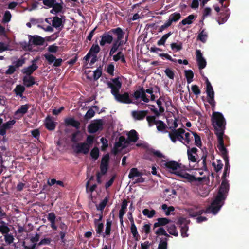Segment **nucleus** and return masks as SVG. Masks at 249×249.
Returning <instances> with one entry per match:
<instances>
[{
    "instance_id": "46",
    "label": "nucleus",
    "mask_w": 249,
    "mask_h": 249,
    "mask_svg": "<svg viewBox=\"0 0 249 249\" xmlns=\"http://www.w3.org/2000/svg\"><path fill=\"white\" fill-rule=\"evenodd\" d=\"M170 45L172 50L174 51H179L182 49V43L181 42L178 43H172Z\"/></svg>"
},
{
    "instance_id": "35",
    "label": "nucleus",
    "mask_w": 249,
    "mask_h": 249,
    "mask_svg": "<svg viewBox=\"0 0 249 249\" xmlns=\"http://www.w3.org/2000/svg\"><path fill=\"white\" fill-rule=\"evenodd\" d=\"M25 90V88L23 86L21 85H17L15 89H14V91L17 95H19L20 97H22L23 95V93Z\"/></svg>"
},
{
    "instance_id": "56",
    "label": "nucleus",
    "mask_w": 249,
    "mask_h": 249,
    "mask_svg": "<svg viewBox=\"0 0 249 249\" xmlns=\"http://www.w3.org/2000/svg\"><path fill=\"white\" fill-rule=\"evenodd\" d=\"M191 132H186L184 133L185 138H184L183 142H184V144L187 145V144H189L191 141V139L193 138V137H191Z\"/></svg>"
},
{
    "instance_id": "59",
    "label": "nucleus",
    "mask_w": 249,
    "mask_h": 249,
    "mask_svg": "<svg viewBox=\"0 0 249 249\" xmlns=\"http://www.w3.org/2000/svg\"><path fill=\"white\" fill-rule=\"evenodd\" d=\"M180 231L181 235L183 237H185L188 236V234L187 232L188 230V227L186 224H184L183 226H180Z\"/></svg>"
},
{
    "instance_id": "52",
    "label": "nucleus",
    "mask_w": 249,
    "mask_h": 249,
    "mask_svg": "<svg viewBox=\"0 0 249 249\" xmlns=\"http://www.w3.org/2000/svg\"><path fill=\"white\" fill-rule=\"evenodd\" d=\"M217 164H216L215 162H213L212 165L213 167L215 172H218L222 169L223 165L220 160H217Z\"/></svg>"
},
{
    "instance_id": "63",
    "label": "nucleus",
    "mask_w": 249,
    "mask_h": 249,
    "mask_svg": "<svg viewBox=\"0 0 249 249\" xmlns=\"http://www.w3.org/2000/svg\"><path fill=\"white\" fill-rule=\"evenodd\" d=\"M100 141L102 144L101 150L102 151H105L108 147V141L107 140V139L104 137L101 138Z\"/></svg>"
},
{
    "instance_id": "53",
    "label": "nucleus",
    "mask_w": 249,
    "mask_h": 249,
    "mask_svg": "<svg viewBox=\"0 0 249 249\" xmlns=\"http://www.w3.org/2000/svg\"><path fill=\"white\" fill-rule=\"evenodd\" d=\"M167 240L168 239L167 238H165L164 240H160L159 244L157 249H167Z\"/></svg>"
},
{
    "instance_id": "30",
    "label": "nucleus",
    "mask_w": 249,
    "mask_h": 249,
    "mask_svg": "<svg viewBox=\"0 0 249 249\" xmlns=\"http://www.w3.org/2000/svg\"><path fill=\"white\" fill-rule=\"evenodd\" d=\"M203 151V155L201 157V160H202V166L201 167V169L203 170L204 171L207 170V163H206V159L208 155V151L206 148H204V149H202Z\"/></svg>"
},
{
    "instance_id": "23",
    "label": "nucleus",
    "mask_w": 249,
    "mask_h": 249,
    "mask_svg": "<svg viewBox=\"0 0 249 249\" xmlns=\"http://www.w3.org/2000/svg\"><path fill=\"white\" fill-rule=\"evenodd\" d=\"M35 78L33 76H28L26 75L23 78V84L26 87H32L33 85L36 84V83L35 82Z\"/></svg>"
},
{
    "instance_id": "61",
    "label": "nucleus",
    "mask_w": 249,
    "mask_h": 249,
    "mask_svg": "<svg viewBox=\"0 0 249 249\" xmlns=\"http://www.w3.org/2000/svg\"><path fill=\"white\" fill-rule=\"evenodd\" d=\"M191 89L193 93L197 96L201 93L199 87L196 85H192L191 87Z\"/></svg>"
},
{
    "instance_id": "44",
    "label": "nucleus",
    "mask_w": 249,
    "mask_h": 249,
    "mask_svg": "<svg viewBox=\"0 0 249 249\" xmlns=\"http://www.w3.org/2000/svg\"><path fill=\"white\" fill-rule=\"evenodd\" d=\"M142 213L144 216H147L149 218H152L156 213V211L152 209L149 210L148 209H144L142 211Z\"/></svg>"
},
{
    "instance_id": "28",
    "label": "nucleus",
    "mask_w": 249,
    "mask_h": 249,
    "mask_svg": "<svg viewBox=\"0 0 249 249\" xmlns=\"http://www.w3.org/2000/svg\"><path fill=\"white\" fill-rule=\"evenodd\" d=\"M47 219L51 223V227L54 230H57V226L55 225L56 216L54 213H50L47 216Z\"/></svg>"
},
{
    "instance_id": "21",
    "label": "nucleus",
    "mask_w": 249,
    "mask_h": 249,
    "mask_svg": "<svg viewBox=\"0 0 249 249\" xmlns=\"http://www.w3.org/2000/svg\"><path fill=\"white\" fill-rule=\"evenodd\" d=\"M66 126H71L78 129L80 127V122L75 120L73 118H67L64 120Z\"/></svg>"
},
{
    "instance_id": "7",
    "label": "nucleus",
    "mask_w": 249,
    "mask_h": 249,
    "mask_svg": "<svg viewBox=\"0 0 249 249\" xmlns=\"http://www.w3.org/2000/svg\"><path fill=\"white\" fill-rule=\"evenodd\" d=\"M185 132V131L184 128H179L177 129H174L169 132V137L171 141L174 143H175L178 140L182 143H184V142H183L184 137L183 134H184Z\"/></svg>"
},
{
    "instance_id": "45",
    "label": "nucleus",
    "mask_w": 249,
    "mask_h": 249,
    "mask_svg": "<svg viewBox=\"0 0 249 249\" xmlns=\"http://www.w3.org/2000/svg\"><path fill=\"white\" fill-rule=\"evenodd\" d=\"M167 227V231L170 234L175 236H178V232L176 230V227L175 224H171Z\"/></svg>"
},
{
    "instance_id": "6",
    "label": "nucleus",
    "mask_w": 249,
    "mask_h": 249,
    "mask_svg": "<svg viewBox=\"0 0 249 249\" xmlns=\"http://www.w3.org/2000/svg\"><path fill=\"white\" fill-rule=\"evenodd\" d=\"M125 35V32L123 31L113 41V43L111 46L109 51V55L112 56L119 49L120 47L122 46L123 45L125 44L124 40L122 39L124 38Z\"/></svg>"
},
{
    "instance_id": "32",
    "label": "nucleus",
    "mask_w": 249,
    "mask_h": 249,
    "mask_svg": "<svg viewBox=\"0 0 249 249\" xmlns=\"http://www.w3.org/2000/svg\"><path fill=\"white\" fill-rule=\"evenodd\" d=\"M191 134L194 137L195 144L198 147H201L202 146V142L200 136L195 132L191 131Z\"/></svg>"
},
{
    "instance_id": "51",
    "label": "nucleus",
    "mask_w": 249,
    "mask_h": 249,
    "mask_svg": "<svg viewBox=\"0 0 249 249\" xmlns=\"http://www.w3.org/2000/svg\"><path fill=\"white\" fill-rule=\"evenodd\" d=\"M90 155L91 157L96 160L99 156V150L97 147H94L91 151Z\"/></svg>"
},
{
    "instance_id": "9",
    "label": "nucleus",
    "mask_w": 249,
    "mask_h": 249,
    "mask_svg": "<svg viewBox=\"0 0 249 249\" xmlns=\"http://www.w3.org/2000/svg\"><path fill=\"white\" fill-rule=\"evenodd\" d=\"M111 81L112 83L108 82L107 84L111 89V93L115 98L120 93L119 90L122 86V83L119 81L118 77L112 79Z\"/></svg>"
},
{
    "instance_id": "29",
    "label": "nucleus",
    "mask_w": 249,
    "mask_h": 249,
    "mask_svg": "<svg viewBox=\"0 0 249 249\" xmlns=\"http://www.w3.org/2000/svg\"><path fill=\"white\" fill-rule=\"evenodd\" d=\"M142 175V173L140 172L137 168H132L130 169L128 178L130 179H133L135 177H139Z\"/></svg>"
},
{
    "instance_id": "14",
    "label": "nucleus",
    "mask_w": 249,
    "mask_h": 249,
    "mask_svg": "<svg viewBox=\"0 0 249 249\" xmlns=\"http://www.w3.org/2000/svg\"><path fill=\"white\" fill-rule=\"evenodd\" d=\"M225 161V168H224V171L222 177V181L221 182V184L222 183L223 181H224L227 185V191L225 193L224 195L226 196V197H227V194L228 193L229 190V185L228 182V181L225 179V178L227 177V176H228L230 172V164H229V160H226Z\"/></svg>"
},
{
    "instance_id": "40",
    "label": "nucleus",
    "mask_w": 249,
    "mask_h": 249,
    "mask_svg": "<svg viewBox=\"0 0 249 249\" xmlns=\"http://www.w3.org/2000/svg\"><path fill=\"white\" fill-rule=\"evenodd\" d=\"M172 34L171 32H169L167 34L164 35L157 42L158 46L164 45L167 39Z\"/></svg>"
},
{
    "instance_id": "58",
    "label": "nucleus",
    "mask_w": 249,
    "mask_h": 249,
    "mask_svg": "<svg viewBox=\"0 0 249 249\" xmlns=\"http://www.w3.org/2000/svg\"><path fill=\"white\" fill-rule=\"evenodd\" d=\"M196 61L199 70H202L205 68L206 66L207 62L204 58L197 60Z\"/></svg>"
},
{
    "instance_id": "37",
    "label": "nucleus",
    "mask_w": 249,
    "mask_h": 249,
    "mask_svg": "<svg viewBox=\"0 0 249 249\" xmlns=\"http://www.w3.org/2000/svg\"><path fill=\"white\" fill-rule=\"evenodd\" d=\"M108 200V197L106 196L98 205L96 206L97 209L101 211V213H103V211L105 209L107 205V204Z\"/></svg>"
},
{
    "instance_id": "47",
    "label": "nucleus",
    "mask_w": 249,
    "mask_h": 249,
    "mask_svg": "<svg viewBox=\"0 0 249 249\" xmlns=\"http://www.w3.org/2000/svg\"><path fill=\"white\" fill-rule=\"evenodd\" d=\"M25 63V59L22 57L18 59L17 61L13 62V64L16 69L18 68L23 65Z\"/></svg>"
},
{
    "instance_id": "48",
    "label": "nucleus",
    "mask_w": 249,
    "mask_h": 249,
    "mask_svg": "<svg viewBox=\"0 0 249 249\" xmlns=\"http://www.w3.org/2000/svg\"><path fill=\"white\" fill-rule=\"evenodd\" d=\"M207 37V33L205 32V30L203 29L199 34L197 36V39L200 40L203 43H205L206 41Z\"/></svg>"
},
{
    "instance_id": "42",
    "label": "nucleus",
    "mask_w": 249,
    "mask_h": 249,
    "mask_svg": "<svg viewBox=\"0 0 249 249\" xmlns=\"http://www.w3.org/2000/svg\"><path fill=\"white\" fill-rule=\"evenodd\" d=\"M100 51V48L98 44H93L90 48L89 53L91 55H97V54Z\"/></svg>"
},
{
    "instance_id": "26",
    "label": "nucleus",
    "mask_w": 249,
    "mask_h": 249,
    "mask_svg": "<svg viewBox=\"0 0 249 249\" xmlns=\"http://www.w3.org/2000/svg\"><path fill=\"white\" fill-rule=\"evenodd\" d=\"M127 141L129 142H136L139 139V135L135 130H130L127 134Z\"/></svg>"
},
{
    "instance_id": "36",
    "label": "nucleus",
    "mask_w": 249,
    "mask_h": 249,
    "mask_svg": "<svg viewBox=\"0 0 249 249\" xmlns=\"http://www.w3.org/2000/svg\"><path fill=\"white\" fill-rule=\"evenodd\" d=\"M195 18V16L193 15H190L187 17L185 19H183L179 24H181L183 25L186 24H191L192 23V20Z\"/></svg>"
},
{
    "instance_id": "33",
    "label": "nucleus",
    "mask_w": 249,
    "mask_h": 249,
    "mask_svg": "<svg viewBox=\"0 0 249 249\" xmlns=\"http://www.w3.org/2000/svg\"><path fill=\"white\" fill-rule=\"evenodd\" d=\"M206 93L207 94V96H214V92L213 89V88L212 86L211 85V83L209 82L208 79H207L206 81Z\"/></svg>"
},
{
    "instance_id": "57",
    "label": "nucleus",
    "mask_w": 249,
    "mask_h": 249,
    "mask_svg": "<svg viewBox=\"0 0 249 249\" xmlns=\"http://www.w3.org/2000/svg\"><path fill=\"white\" fill-rule=\"evenodd\" d=\"M128 205V201L126 199H124L121 204V208L119 211V213H125Z\"/></svg>"
},
{
    "instance_id": "4",
    "label": "nucleus",
    "mask_w": 249,
    "mask_h": 249,
    "mask_svg": "<svg viewBox=\"0 0 249 249\" xmlns=\"http://www.w3.org/2000/svg\"><path fill=\"white\" fill-rule=\"evenodd\" d=\"M43 4L48 8H52L50 13L56 15L63 13V2L62 0H43Z\"/></svg>"
},
{
    "instance_id": "12",
    "label": "nucleus",
    "mask_w": 249,
    "mask_h": 249,
    "mask_svg": "<svg viewBox=\"0 0 249 249\" xmlns=\"http://www.w3.org/2000/svg\"><path fill=\"white\" fill-rule=\"evenodd\" d=\"M90 149V146L86 142L77 143L74 149V151L77 153H83L87 154Z\"/></svg>"
},
{
    "instance_id": "22",
    "label": "nucleus",
    "mask_w": 249,
    "mask_h": 249,
    "mask_svg": "<svg viewBox=\"0 0 249 249\" xmlns=\"http://www.w3.org/2000/svg\"><path fill=\"white\" fill-rule=\"evenodd\" d=\"M182 178L186 179L189 182L192 183L196 181H201L202 178H196L194 175H191L188 173H185L182 175H179Z\"/></svg>"
},
{
    "instance_id": "20",
    "label": "nucleus",
    "mask_w": 249,
    "mask_h": 249,
    "mask_svg": "<svg viewBox=\"0 0 249 249\" xmlns=\"http://www.w3.org/2000/svg\"><path fill=\"white\" fill-rule=\"evenodd\" d=\"M148 113V110L133 111L132 116L135 120H142L145 118Z\"/></svg>"
},
{
    "instance_id": "54",
    "label": "nucleus",
    "mask_w": 249,
    "mask_h": 249,
    "mask_svg": "<svg viewBox=\"0 0 249 249\" xmlns=\"http://www.w3.org/2000/svg\"><path fill=\"white\" fill-rule=\"evenodd\" d=\"M102 68L100 66L94 71L93 74V79L94 80H97L102 75Z\"/></svg>"
},
{
    "instance_id": "41",
    "label": "nucleus",
    "mask_w": 249,
    "mask_h": 249,
    "mask_svg": "<svg viewBox=\"0 0 249 249\" xmlns=\"http://www.w3.org/2000/svg\"><path fill=\"white\" fill-rule=\"evenodd\" d=\"M172 34L171 32H169L167 34L164 35L157 42L158 46L164 45L167 39Z\"/></svg>"
},
{
    "instance_id": "19",
    "label": "nucleus",
    "mask_w": 249,
    "mask_h": 249,
    "mask_svg": "<svg viewBox=\"0 0 249 249\" xmlns=\"http://www.w3.org/2000/svg\"><path fill=\"white\" fill-rule=\"evenodd\" d=\"M29 42H32L35 45H42L45 41L44 39L37 35L29 36Z\"/></svg>"
},
{
    "instance_id": "31",
    "label": "nucleus",
    "mask_w": 249,
    "mask_h": 249,
    "mask_svg": "<svg viewBox=\"0 0 249 249\" xmlns=\"http://www.w3.org/2000/svg\"><path fill=\"white\" fill-rule=\"evenodd\" d=\"M81 139V132L79 130H77L71 134V141L72 142L76 143Z\"/></svg>"
},
{
    "instance_id": "34",
    "label": "nucleus",
    "mask_w": 249,
    "mask_h": 249,
    "mask_svg": "<svg viewBox=\"0 0 249 249\" xmlns=\"http://www.w3.org/2000/svg\"><path fill=\"white\" fill-rule=\"evenodd\" d=\"M131 232L133 235L134 238L136 241H139L140 239V235L139 234L137 227L135 224L131 225Z\"/></svg>"
},
{
    "instance_id": "5",
    "label": "nucleus",
    "mask_w": 249,
    "mask_h": 249,
    "mask_svg": "<svg viewBox=\"0 0 249 249\" xmlns=\"http://www.w3.org/2000/svg\"><path fill=\"white\" fill-rule=\"evenodd\" d=\"M146 120L148 122V126L151 127L153 125H157V129L159 131L166 132L165 131L167 127L166 124L161 120H156V116H147Z\"/></svg>"
},
{
    "instance_id": "49",
    "label": "nucleus",
    "mask_w": 249,
    "mask_h": 249,
    "mask_svg": "<svg viewBox=\"0 0 249 249\" xmlns=\"http://www.w3.org/2000/svg\"><path fill=\"white\" fill-rule=\"evenodd\" d=\"M109 161V155L108 154H106L102 157L100 165L108 167Z\"/></svg>"
},
{
    "instance_id": "64",
    "label": "nucleus",
    "mask_w": 249,
    "mask_h": 249,
    "mask_svg": "<svg viewBox=\"0 0 249 249\" xmlns=\"http://www.w3.org/2000/svg\"><path fill=\"white\" fill-rule=\"evenodd\" d=\"M16 121L14 120H10L7 122L4 123L2 126H3L6 129H10L11 127L15 124Z\"/></svg>"
},
{
    "instance_id": "11",
    "label": "nucleus",
    "mask_w": 249,
    "mask_h": 249,
    "mask_svg": "<svg viewBox=\"0 0 249 249\" xmlns=\"http://www.w3.org/2000/svg\"><path fill=\"white\" fill-rule=\"evenodd\" d=\"M115 99L117 102L121 103L129 104L133 103L129 94L127 92H125L124 93H119L115 97Z\"/></svg>"
},
{
    "instance_id": "25",
    "label": "nucleus",
    "mask_w": 249,
    "mask_h": 249,
    "mask_svg": "<svg viewBox=\"0 0 249 249\" xmlns=\"http://www.w3.org/2000/svg\"><path fill=\"white\" fill-rule=\"evenodd\" d=\"M52 20V26L55 28H59L60 30L63 27L62 19L57 16L53 17Z\"/></svg>"
},
{
    "instance_id": "10",
    "label": "nucleus",
    "mask_w": 249,
    "mask_h": 249,
    "mask_svg": "<svg viewBox=\"0 0 249 249\" xmlns=\"http://www.w3.org/2000/svg\"><path fill=\"white\" fill-rule=\"evenodd\" d=\"M218 144L217 147L221 153V154L224 160H229L228 151L224 146L223 136L217 137Z\"/></svg>"
},
{
    "instance_id": "18",
    "label": "nucleus",
    "mask_w": 249,
    "mask_h": 249,
    "mask_svg": "<svg viewBox=\"0 0 249 249\" xmlns=\"http://www.w3.org/2000/svg\"><path fill=\"white\" fill-rule=\"evenodd\" d=\"M30 105L25 104L20 106V107L15 111L14 114L16 116H18L17 119H20L23 117V115L26 113L28 111V109L30 107Z\"/></svg>"
},
{
    "instance_id": "50",
    "label": "nucleus",
    "mask_w": 249,
    "mask_h": 249,
    "mask_svg": "<svg viewBox=\"0 0 249 249\" xmlns=\"http://www.w3.org/2000/svg\"><path fill=\"white\" fill-rule=\"evenodd\" d=\"M181 18V15L179 13H174L170 15L169 18L173 22H177Z\"/></svg>"
},
{
    "instance_id": "38",
    "label": "nucleus",
    "mask_w": 249,
    "mask_h": 249,
    "mask_svg": "<svg viewBox=\"0 0 249 249\" xmlns=\"http://www.w3.org/2000/svg\"><path fill=\"white\" fill-rule=\"evenodd\" d=\"M0 223L2 224L0 225V232L2 234H7L10 231L9 228L5 225V223L3 221H1Z\"/></svg>"
},
{
    "instance_id": "3",
    "label": "nucleus",
    "mask_w": 249,
    "mask_h": 249,
    "mask_svg": "<svg viewBox=\"0 0 249 249\" xmlns=\"http://www.w3.org/2000/svg\"><path fill=\"white\" fill-rule=\"evenodd\" d=\"M124 31L121 27H117L115 28H112L104 33L101 36V40L100 41V45L101 46H104L106 44H111L113 39V35L117 37Z\"/></svg>"
},
{
    "instance_id": "8",
    "label": "nucleus",
    "mask_w": 249,
    "mask_h": 249,
    "mask_svg": "<svg viewBox=\"0 0 249 249\" xmlns=\"http://www.w3.org/2000/svg\"><path fill=\"white\" fill-rule=\"evenodd\" d=\"M104 121L102 119H97L92 122L88 126V131L89 133H95L103 129Z\"/></svg>"
},
{
    "instance_id": "17",
    "label": "nucleus",
    "mask_w": 249,
    "mask_h": 249,
    "mask_svg": "<svg viewBox=\"0 0 249 249\" xmlns=\"http://www.w3.org/2000/svg\"><path fill=\"white\" fill-rule=\"evenodd\" d=\"M188 148L187 156L189 160L192 162H197V158L196 157V155H197L198 149L196 147L190 148L189 147H188Z\"/></svg>"
},
{
    "instance_id": "27",
    "label": "nucleus",
    "mask_w": 249,
    "mask_h": 249,
    "mask_svg": "<svg viewBox=\"0 0 249 249\" xmlns=\"http://www.w3.org/2000/svg\"><path fill=\"white\" fill-rule=\"evenodd\" d=\"M157 221V222L154 224L153 229L158 227L165 226L171 221L169 219L167 218H158Z\"/></svg>"
},
{
    "instance_id": "16",
    "label": "nucleus",
    "mask_w": 249,
    "mask_h": 249,
    "mask_svg": "<svg viewBox=\"0 0 249 249\" xmlns=\"http://www.w3.org/2000/svg\"><path fill=\"white\" fill-rule=\"evenodd\" d=\"M164 165L168 170L175 174H177L175 171L180 168V164L175 161L166 162Z\"/></svg>"
},
{
    "instance_id": "2",
    "label": "nucleus",
    "mask_w": 249,
    "mask_h": 249,
    "mask_svg": "<svg viewBox=\"0 0 249 249\" xmlns=\"http://www.w3.org/2000/svg\"><path fill=\"white\" fill-rule=\"evenodd\" d=\"M213 126L217 137L223 136L225 129L226 120L221 113L214 112L212 117Z\"/></svg>"
},
{
    "instance_id": "1",
    "label": "nucleus",
    "mask_w": 249,
    "mask_h": 249,
    "mask_svg": "<svg viewBox=\"0 0 249 249\" xmlns=\"http://www.w3.org/2000/svg\"><path fill=\"white\" fill-rule=\"evenodd\" d=\"M227 185L223 181L219 187L216 196L211 203V205L207 207L206 210L197 211L199 216H201L202 214L205 213H212L214 215L217 214L224 203V200L226 199V196L224 194L227 191Z\"/></svg>"
},
{
    "instance_id": "13",
    "label": "nucleus",
    "mask_w": 249,
    "mask_h": 249,
    "mask_svg": "<svg viewBox=\"0 0 249 249\" xmlns=\"http://www.w3.org/2000/svg\"><path fill=\"white\" fill-rule=\"evenodd\" d=\"M37 59H34L32 61V64L31 65L25 67L21 70L22 73L26 74L28 76H30L31 74L38 69V66L36 64V62Z\"/></svg>"
},
{
    "instance_id": "60",
    "label": "nucleus",
    "mask_w": 249,
    "mask_h": 249,
    "mask_svg": "<svg viewBox=\"0 0 249 249\" xmlns=\"http://www.w3.org/2000/svg\"><path fill=\"white\" fill-rule=\"evenodd\" d=\"M164 72L166 75L171 79H174L175 73L174 71L170 68H168L165 69Z\"/></svg>"
},
{
    "instance_id": "55",
    "label": "nucleus",
    "mask_w": 249,
    "mask_h": 249,
    "mask_svg": "<svg viewBox=\"0 0 249 249\" xmlns=\"http://www.w3.org/2000/svg\"><path fill=\"white\" fill-rule=\"evenodd\" d=\"M44 57L49 64H52L55 60V56L53 54L47 53L44 54Z\"/></svg>"
},
{
    "instance_id": "24",
    "label": "nucleus",
    "mask_w": 249,
    "mask_h": 249,
    "mask_svg": "<svg viewBox=\"0 0 249 249\" xmlns=\"http://www.w3.org/2000/svg\"><path fill=\"white\" fill-rule=\"evenodd\" d=\"M45 125L48 130L52 131L55 128L56 123L52 120L50 116H48L45 119Z\"/></svg>"
},
{
    "instance_id": "62",
    "label": "nucleus",
    "mask_w": 249,
    "mask_h": 249,
    "mask_svg": "<svg viewBox=\"0 0 249 249\" xmlns=\"http://www.w3.org/2000/svg\"><path fill=\"white\" fill-rule=\"evenodd\" d=\"M4 236L5 241L6 243H7V244L10 245V244L13 242L14 238L13 237V236L11 234H9L8 233L7 234H5Z\"/></svg>"
},
{
    "instance_id": "39",
    "label": "nucleus",
    "mask_w": 249,
    "mask_h": 249,
    "mask_svg": "<svg viewBox=\"0 0 249 249\" xmlns=\"http://www.w3.org/2000/svg\"><path fill=\"white\" fill-rule=\"evenodd\" d=\"M172 34L171 32H169L167 34L164 35L157 42L158 46L164 45L167 39Z\"/></svg>"
},
{
    "instance_id": "15",
    "label": "nucleus",
    "mask_w": 249,
    "mask_h": 249,
    "mask_svg": "<svg viewBox=\"0 0 249 249\" xmlns=\"http://www.w3.org/2000/svg\"><path fill=\"white\" fill-rule=\"evenodd\" d=\"M133 96L137 100L141 98L142 101L145 103H148L149 101V98L144 94V88L142 87H140L138 90H136L134 92Z\"/></svg>"
},
{
    "instance_id": "43",
    "label": "nucleus",
    "mask_w": 249,
    "mask_h": 249,
    "mask_svg": "<svg viewBox=\"0 0 249 249\" xmlns=\"http://www.w3.org/2000/svg\"><path fill=\"white\" fill-rule=\"evenodd\" d=\"M185 76L188 84L192 82L194 77V73L192 70H189L185 71Z\"/></svg>"
}]
</instances>
